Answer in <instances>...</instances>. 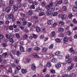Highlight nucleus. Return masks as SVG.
I'll return each instance as SVG.
<instances>
[{"instance_id":"34","label":"nucleus","mask_w":77,"mask_h":77,"mask_svg":"<svg viewBox=\"0 0 77 77\" xmlns=\"http://www.w3.org/2000/svg\"><path fill=\"white\" fill-rule=\"evenodd\" d=\"M16 36L18 39H20V35L18 34H16Z\"/></svg>"},{"instance_id":"22","label":"nucleus","mask_w":77,"mask_h":77,"mask_svg":"<svg viewBox=\"0 0 77 77\" xmlns=\"http://www.w3.org/2000/svg\"><path fill=\"white\" fill-rule=\"evenodd\" d=\"M51 61L52 62H53V63H56V62H57L56 59L55 58H53V59H52Z\"/></svg>"},{"instance_id":"21","label":"nucleus","mask_w":77,"mask_h":77,"mask_svg":"<svg viewBox=\"0 0 77 77\" xmlns=\"http://www.w3.org/2000/svg\"><path fill=\"white\" fill-rule=\"evenodd\" d=\"M28 14L29 15H32L33 14L32 11H29L28 13Z\"/></svg>"},{"instance_id":"17","label":"nucleus","mask_w":77,"mask_h":77,"mask_svg":"<svg viewBox=\"0 0 77 77\" xmlns=\"http://www.w3.org/2000/svg\"><path fill=\"white\" fill-rule=\"evenodd\" d=\"M56 34V32H55L54 31L51 32V36H55V35Z\"/></svg>"},{"instance_id":"36","label":"nucleus","mask_w":77,"mask_h":77,"mask_svg":"<svg viewBox=\"0 0 77 77\" xmlns=\"http://www.w3.org/2000/svg\"><path fill=\"white\" fill-rule=\"evenodd\" d=\"M20 16L21 17H24L26 16L25 14L22 13L20 14Z\"/></svg>"},{"instance_id":"15","label":"nucleus","mask_w":77,"mask_h":77,"mask_svg":"<svg viewBox=\"0 0 77 77\" xmlns=\"http://www.w3.org/2000/svg\"><path fill=\"white\" fill-rule=\"evenodd\" d=\"M72 58H70L67 61H66L67 62V63H71L72 60Z\"/></svg>"},{"instance_id":"13","label":"nucleus","mask_w":77,"mask_h":77,"mask_svg":"<svg viewBox=\"0 0 77 77\" xmlns=\"http://www.w3.org/2000/svg\"><path fill=\"white\" fill-rule=\"evenodd\" d=\"M36 68V66L34 64H33L31 66V69H32V70H34Z\"/></svg>"},{"instance_id":"31","label":"nucleus","mask_w":77,"mask_h":77,"mask_svg":"<svg viewBox=\"0 0 77 77\" xmlns=\"http://www.w3.org/2000/svg\"><path fill=\"white\" fill-rule=\"evenodd\" d=\"M9 17L10 19H12V18H14V15H13V14H10L9 16Z\"/></svg>"},{"instance_id":"10","label":"nucleus","mask_w":77,"mask_h":77,"mask_svg":"<svg viewBox=\"0 0 77 77\" xmlns=\"http://www.w3.org/2000/svg\"><path fill=\"white\" fill-rule=\"evenodd\" d=\"M34 50L35 51H39L41 49L39 47H36L34 48Z\"/></svg>"},{"instance_id":"59","label":"nucleus","mask_w":77,"mask_h":77,"mask_svg":"<svg viewBox=\"0 0 77 77\" xmlns=\"http://www.w3.org/2000/svg\"><path fill=\"white\" fill-rule=\"evenodd\" d=\"M8 28L6 26H4V29L5 30H7L8 29Z\"/></svg>"},{"instance_id":"35","label":"nucleus","mask_w":77,"mask_h":77,"mask_svg":"<svg viewBox=\"0 0 77 77\" xmlns=\"http://www.w3.org/2000/svg\"><path fill=\"white\" fill-rule=\"evenodd\" d=\"M23 38L24 39H27L28 38L27 35L26 34L24 35L23 36Z\"/></svg>"},{"instance_id":"58","label":"nucleus","mask_w":77,"mask_h":77,"mask_svg":"<svg viewBox=\"0 0 77 77\" xmlns=\"http://www.w3.org/2000/svg\"><path fill=\"white\" fill-rule=\"evenodd\" d=\"M30 8L31 9H35V6L33 5H31L30 7Z\"/></svg>"},{"instance_id":"38","label":"nucleus","mask_w":77,"mask_h":77,"mask_svg":"<svg viewBox=\"0 0 77 77\" xmlns=\"http://www.w3.org/2000/svg\"><path fill=\"white\" fill-rule=\"evenodd\" d=\"M63 41L64 42H68V38H67L64 37Z\"/></svg>"},{"instance_id":"64","label":"nucleus","mask_w":77,"mask_h":77,"mask_svg":"<svg viewBox=\"0 0 77 77\" xmlns=\"http://www.w3.org/2000/svg\"><path fill=\"white\" fill-rule=\"evenodd\" d=\"M60 37H63V33H61L59 35Z\"/></svg>"},{"instance_id":"6","label":"nucleus","mask_w":77,"mask_h":77,"mask_svg":"<svg viewBox=\"0 0 77 77\" xmlns=\"http://www.w3.org/2000/svg\"><path fill=\"white\" fill-rule=\"evenodd\" d=\"M11 8L10 7H8L6 9L5 11L6 12L8 13L11 11Z\"/></svg>"},{"instance_id":"30","label":"nucleus","mask_w":77,"mask_h":77,"mask_svg":"<svg viewBox=\"0 0 77 77\" xmlns=\"http://www.w3.org/2000/svg\"><path fill=\"white\" fill-rule=\"evenodd\" d=\"M8 72H12V70L11 67L8 68Z\"/></svg>"},{"instance_id":"23","label":"nucleus","mask_w":77,"mask_h":77,"mask_svg":"<svg viewBox=\"0 0 77 77\" xmlns=\"http://www.w3.org/2000/svg\"><path fill=\"white\" fill-rule=\"evenodd\" d=\"M36 30L37 32H39L41 31V29L38 26L36 27Z\"/></svg>"},{"instance_id":"16","label":"nucleus","mask_w":77,"mask_h":77,"mask_svg":"<svg viewBox=\"0 0 77 77\" xmlns=\"http://www.w3.org/2000/svg\"><path fill=\"white\" fill-rule=\"evenodd\" d=\"M73 11L74 12H77V7H74L72 9Z\"/></svg>"},{"instance_id":"41","label":"nucleus","mask_w":77,"mask_h":77,"mask_svg":"<svg viewBox=\"0 0 77 77\" xmlns=\"http://www.w3.org/2000/svg\"><path fill=\"white\" fill-rule=\"evenodd\" d=\"M5 36L6 38H7V39H9V38H10V35L8 34H6Z\"/></svg>"},{"instance_id":"27","label":"nucleus","mask_w":77,"mask_h":77,"mask_svg":"<svg viewBox=\"0 0 77 77\" xmlns=\"http://www.w3.org/2000/svg\"><path fill=\"white\" fill-rule=\"evenodd\" d=\"M72 22L73 24H77V21H76L75 19H74Z\"/></svg>"},{"instance_id":"52","label":"nucleus","mask_w":77,"mask_h":77,"mask_svg":"<svg viewBox=\"0 0 77 77\" xmlns=\"http://www.w3.org/2000/svg\"><path fill=\"white\" fill-rule=\"evenodd\" d=\"M58 4H62V0H60L57 2Z\"/></svg>"},{"instance_id":"25","label":"nucleus","mask_w":77,"mask_h":77,"mask_svg":"<svg viewBox=\"0 0 77 77\" xmlns=\"http://www.w3.org/2000/svg\"><path fill=\"white\" fill-rule=\"evenodd\" d=\"M36 11L37 12H41L42 11V10L41 9L38 8V9H36Z\"/></svg>"},{"instance_id":"8","label":"nucleus","mask_w":77,"mask_h":77,"mask_svg":"<svg viewBox=\"0 0 77 77\" xmlns=\"http://www.w3.org/2000/svg\"><path fill=\"white\" fill-rule=\"evenodd\" d=\"M48 24H53V21L52 20H49L48 21Z\"/></svg>"},{"instance_id":"5","label":"nucleus","mask_w":77,"mask_h":77,"mask_svg":"<svg viewBox=\"0 0 77 77\" xmlns=\"http://www.w3.org/2000/svg\"><path fill=\"white\" fill-rule=\"evenodd\" d=\"M46 14L48 16L51 15V11L50 10H48L46 12Z\"/></svg>"},{"instance_id":"42","label":"nucleus","mask_w":77,"mask_h":77,"mask_svg":"<svg viewBox=\"0 0 77 77\" xmlns=\"http://www.w3.org/2000/svg\"><path fill=\"white\" fill-rule=\"evenodd\" d=\"M60 54V51H57L55 53V55L56 56H57V55H59Z\"/></svg>"},{"instance_id":"9","label":"nucleus","mask_w":77,"mask_h":77,"mask_svg":"<svg viewBox=\"0 0 77 77\" xmlns=\"http://www.w3.org/2000/svg\"><path fill=\"white\" fill-rule=\"evenodd\" d=\"M20 50L22 52H24V48L22 46L20 45Z\"/></svg>"},{"instance_id":"18","label":"nucleus","mask_w":77,"mask_h":77,"mask_svg":"<svg viewBox=\"0 0 77 77\" xmlns=\"http://www.w3.org/2000/svg\"><path fill=\"white\" fill-rule=\"evenodd\" d=\"M22 72L23 74L26 73L27 72V70L24 69H22Z\"/></svg>"},{"instance_id":"57","label":"nucleus","mask_w":77,"mask_h":77,"mask_svg":"<svg viewBox=\"0 0 77 77\" xmlns=\"http://www.w3.org/2000/svg\"><path fill=\"white\" fill-rule=\"evenodd\" d=\"M16 68H17V70H18V71H19V70H20V69H21V67H20V66H17V67Z\"/></svg>"},{"instance_id":"1","label":"nucleus","mask_w":77,"mask_h":77,"mask_svg":"<svg viewBox=\"0 0 77 77\" xmlns=\"http://www.w3.org/2000/svg\"><path fill=\"white\" fill-rule=\"evenodd\" d=\"M58 17L59 18H61L62 20H65L66 18V14H60L58 16Z\"/></svg>"},{"instance_id":"49","label":"nucleus","mask_w":77,"mask_h":77,"mask_svg":"<svg viewBox=\"0 0 77 77\" xmlns=\"http://www.w3.org/2000/svg\"><path fill=\"white\" fill-rule=\"evenodd\" d=\"M46 9H47L48 10H49L50 9V5H47L46 7Z\"/></svg>"},{"instance_id":"2","label":"nucleus","mask_w":77,"mask_h":77,"mask_svg":"<svg viewBox=\"0 0 77 77\" xmlns=\"http://www.w3.org/2000/svg\"><path fill=\"white\" fill-rule=\"evenodd\" d=\"M74 67V64H71V66L68 68V71H71V69H73Z\"/></svg>"},{"instance_id":"62","label":"nucleus","mask_w":77,"mask_h":77,"mask_svg":"<svg viewBox=\"0 0 77 77\" xmlns=\"http://www.w3.org/2000/svg\"><path fill=\"white\" fill-rule=\"evenodd\" d=\"M60 7H59V6H58L56 8V10H60Z\"/></svg>"},{"instance_id":"37","label":"nucleus","mask_w":77,"mask_h":77,"mask_svg":"<svg viewBox=\"0 0 77 77\" xmlns=\"http://www.w3.org/2000/svg\"><path fill=\"white\" fill-rule=\"evenodd\" d=\"M54 45L53 44L51 45L49 47V49H52L53 48Z\"/></svg>"},{"instance_id":"12","label":"nucleus","mask_w":77,"mask_h":77,"mask_svg":"<svg viewBox=\"0 0 77 77\" xmlns=\"http://www.w3.org/2000/svg\"><path fill=\"white\" fill-rule=\"evenodd\" d=\"M9 5L12 6L14 3V0H10L9 2Z\"/></svg>"},{"instance_id":"11","label":"nucleus","mask_w":77,"mask_h":77,"mask_svg":"<svg viewBox=\"0 0 77 77\" xmlns=\"http://www.w3.org/2000/svg\"><path fill=\"white\" fill-rule=\"evenodd\" d=\"M47 66L48 68H50L51 67V64L50 62H48L47 64Z\"/></svg>"},{"instance_id":"51","label":"nucleus","mask_w":77,"mask_h":77,"mask_svg":"<svg viewBox=\"0 0 77 77\" xmlns=\"http://www.w3.org/2000/svg\"><path fill=\"white\" fill-rule=\"evenodd\" d=\"M9 27L10 30H12L14 29L13 28V27L12 26H9Z\"/></svg>"},{"instance_id":"45","label":"nucleus","mask_w":77,"mask_h":77,"mask_svg":"<svg viewBox=\"0 0 77 77\" xmlns=\"http://www.w3.org/2000/svg\"><path fill=\"white\" fill-rule=\"evenodd\" d=\"M51 72L52 74H54L55 73V71L54 69H52L51 70Z\"/></svg>"},{"instance_id":"24","label":"nucleus","mask_w":77,"mask_h":77,"mask_svg":"<svg viewBox=\"0 0 77 77\" xmlns=\"http://www.w3.org/2000/svg\"><path fill=\"white\" fill-rule=\"evenodd\" d=\"M67 10L66 9V7L65 6H64L63 7V11H66Z\"/></svg>"},{"instance_id":"4","label":"nucleus","mask_w":77,"mask_h":77,"mask_svg":"<svg viewBox=\"0 0 77 77\" xmlns=\"http://www.w3.org/2000/svg\"><path fill=\"white\" fill-rule=\"evenodd\" d=\"M61 66V64L60 63H58L55 65V67L57 69H58Z\"/></svg>"},{"instance_id":"56","label":"nucleus","mask_w":77,"mask_h":77,"mask_svg":"<svg viewBox=\"0 0 77 77\" xmlns=\"http://www.w3.org/2000/svg\"><path fill=\"white\" fill-rule=\"evenodd\" d=\"M9 41L10 42H11L12 43L13 42H14V40L12 38H10L9 39Z\"/></svg>"},{"instance_id":"39","label":"nucleus","mask_w":77,"mask_h":77,"mask_svg":"<svg viewBox=\"0 0 77 77\" xmlns=\"http://www.w3.org/2000/svg\"><path fill=\"white\" fill-rule=\"evenodd\" d=\"M11 52L13 54H15V53H16V51L15 50H12Z\"/></svg>"},{"instance_id":"29","label":"nucleus","mask_w":77,"mask_h":77,"mask_svg":"<svg viewBox=\"0 0 77 77\" xmlns=\"http://www.w3.org/2000/svg\"><path fill=\"white\" fill-rule=\"evenodd\" d=\"M14 9L15 11H17L18 9V7H17V6H14Z\"/></svg>"},{"instance_id":"28","label":"nucleus","mask_w":77,"mask_h":77,"mask_svg":"<svg viewBox=\"0 0 77 77\" xmlns=\"http://www.w3.org/2000/svg\"><path fill=\"white\" fill-rule=\"evenodd\" d=\"M46 4V3L45 2V1H44L42 2V6L44 7V6H45Z\"/></svg>"},{"instance_id":"63","label":"nucleus","mask_w":77,"mask_h":77,"mask_svg":"<svg viewBox=\"0 0 77 77\" xmlns=\"http://www.w3.org/2000/svg\"><path fill=\"white\" fill-rule=\"evenodd\" d=\"M6 45H7L5 43H4L2 44V46L4 47H6Z\"/></svg>"},{"instance_id":"20","label":"nucleus","mask_w":77,"mask_h":77,"mask_svg":"<svg viewBox=\"0 0 77 77\" xmlns=\"http://www.w3.org/2000/svg\"><path fill=\"white\" fill-rule=\"evenodd\" d=\"M58 30L59 32H63V31H64V29H63V28H61L59 29Z\"/></svg>"},{"instance_id":"14","label":"nucleus","mask_w":77,"mask_h":77,"mask_svg":"<svg viewBox=\"0 0 77 77\" xmlns=\"http://www.w3.org/2000/svg\"><path fill=\"white\" fill-rule=\"evenodd\" d=\"M16 54L17 56H21V53L20 52V51H17L16 52Z\"/></svg>"},{"instance_id":"53","label":"nucleus","mask_w":77,"mask_h":77,"mask_svg":"<svg viewBox=\"0 0 77 77\" xmlns=\"http://www.w3.org/2000/svg\"><path fill=\"white\" fill-rule=\"evenodd\" d=\"M13 27H14V28H17L18 27V26L17 25H15V24H14L13 25Z\"/></svg>"},{"instance_id":"32","label":"nucleus","mask_w":77,"mask_h":77,"mask_svg":"<svg viewBox=\"0 0 77 77\" xmlns=\"http://www.w3.org/2000/svg\"><path fill=\"white\" fill-rule=\"evenodd\" d=\"M33 38L36 39V38H37L38 37V35H36L34 34L33 35Z\"/></svg>"},{"instance_id":"50","label":"nucleus","mask_w":77,"mask_h":77,"mask_svg":"<svg viewBox=\"0 0 77 77\" xmlns=\"http://www.w3.org/2000/svg\"><path fill=\"white\" fill-rule=\"evenodd\" d=\"M69 52L70 53H72V52H73V49H72V48H71L69 50Z\"/></svg>"},{"instance_id":"47","label":"nucleus","mask_w":77,"mask_h":77,"mask_svg":"<svg viewBox=\"0 0 77 77\" xmlns=\"http://www.w3.org/2000/svg\"><path fill=\"white\" fill-rule=\"evenodd\" d=\"M7 54H8V53L5 52L3 54V56H4V57H6V56H7Z\"/></svg>"},{"instance_id":"54","label":"nucleus","mask_w":77,"mask_h":77,"mask_svg":"<svg viewBox=\"0 0 77 77\" xmlns=\"http://www.w3.org/2000/svg\"><path fill=\"white\" fill-rule=\"evenodd\" d=\"M21 6H22V5H21V4L20 3H19L17 4V6L19 8H21Z\"/></svg>"},{"instance_id":"7","label":"nucleus","mask_w":77,"mask_h":77,"mask_svg":"<svg viewBox=\"0 0 77 77\" xmlns=\"http://www.w3.org/2000/svg\"><path fill=\"white\" fill-rule=\"evenodd\" d=\"M48 48H44L42 49V53H46L47 52V50Z\"/></svg>"},{"instance_id":"33","label":"nucleus","mask_w":77,"mask_h":77,"mask_svg":"<svg viewBox=\"0 0 77 77\" xmlns=\"http://www.w3.org/2000/svg\"><path fill=\"white\" fill-rule=\"evenodd\" d=\"M73 60L74 62H77V57H75L73 58Z\"/></svg>"},{"instance_id":"46","label":"nucleus","mask_w":77,"mask_h":77,"mask_svg":"<svg viewBox=\"0 0 77 77\" xmlns=\"http://www.w3.org/2000/svg\"><path fill=\"white\" fill-rule=\"evenodd\" d=\"M58 58L60 59H62L63 58V56L62 55H59L58 57Z\"/></svg>"},{"instance_id":"43","label":"nucleus","mask_w":77,"mask_h":77,"mask_svg":"<svg viewBox=\"0 0 77 77\" xmlns=\"http://www.w3.org/2000/svg\"><path fill=\"white\" fill-rule=\"evenodd\" d=\"M19 27L21 29V30H23L24 29V27L23 26H20Z\"/></svg>"},{"instance_id":"61","label":"nucleus","mask_w":77,"mask_h":77,"mask_svg":"<svg viewBox=\"0 0 77 77\" xmlns=\"http://www.w3.org/2000/svg\"><path fill=\"white\" fill-rule=\"evenodd\" d=\"M59 24H61V25L62 26H63V24H64V23H63V22L60 21L59 22Z\"/></svg>"},{"instance_id":"48","label":"nucleus","mask_w":77,"mask_h":77,"mask_svg":"<svg viewBox=\"0 0 77 77\" xmlns=\"http://www.w3.org/2000/svg\"><path fill=\"white\" fill-rule=\"evenodd\" d=\"M56 41L57 42H58V43H59L61 42L60 40V39H56Z\"/></svg>"},{"instance_id":"44","label":"nucleus","mask_w":77,"mask_h":77,"mask_svg":"<svg viewBox=\"0 0 77 77\" xmlns=\"http://www.w3.org/2000/svg\"><path fill=\"white\" fill-rule=\"evenodd\" d=\"M72 17V14H70L69 15L68 17L69 19L71 18Z\"/></svg>"},{"instance_id":"40","label":"nucleus","mask_w":77,"mask_h":77,"mask_svg":"<svg viewBox=\"0 0 77 77\" xmlns=\"http://www.w3.org/2000/svg\"><path fill=\"white\" fill-rule=\"evenodd\" d=\"M32 50V49L31 48H28L27 50L26 51H28V52H30Z\"/></svg>"},{"instance_id":"60","label":"nucleus","mask_w":77,"mask_h":77,"mask_svg":"<svg viewBox=\"0 0 77 77\" xmlns=\"http://www.w3.org/2000/svg\"><path fill=\"white\" fill-rule=\"evenodd\" d=\"M4 38V36L2 34L0 35V39H3Z\"/></svg>"},{"instance_id":"55","label":"nucleus","mask_w":77,"mask_h":77,"mask_svg":"<svg viewBox=\"0 0 77 77\" xmlns=\"http://www.w3.org/2000/svg\"><path fill=\"white\" fill-rule=\"evenodd\" d=\"M32 24V23H29L27 24V26L28 27H30V26H31Z\"/></svg>"},{"instance_id":"26","label":"nucleus","mask_w":77,"mask_h":77,"mask_svg":"<svg viewBox=\"0 0 77 77\" xmlns=\"http://www.w3.org/2000/svg\"><path fill=\"white\" fill-rule=\"evenodd\" d=\"M33 56L35 58H39V57L35 53L33 54Z\"/></svg>"},{"instance_id":"19","label":"nucleus","mask_w":77,"mask_h":77,"mask_svg":"<svg viewBox=\"0 0 77 77\" xmlns=\"http://www.w3.org/2000/svg\"><path fill=\"white\" fill-rule=\"evenodd\" d=\"M45 15V14H44V13L43 12H40L39 14V16L40 17L43 16V15Z\"/></svg>"},{"instance_id":"3","label":"nucleus","mask_w":77,"mask_h":77,"mask_svg":"<svg viewBox=\"0 0 77 77\" xmlns=\"http://www.w3.org/2000/svg\"><path fill=\"white\" fill-rule=\"evenodd\" d=\"M58 15V13L56 12H54L52 14V16L53 17H56Z\"/></svg>"}]
</instances>
